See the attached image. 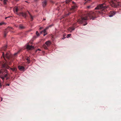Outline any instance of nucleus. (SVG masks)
<instances>
[{
    "label": "nucleus",
    "mask_w": 121,
    "mask_h": 121,
    "mask_svg": "<svg viewBox=\"0 0 121 121\" xmlns=\"http://www.w3.org/2000/svg\"><path fill=\"white\" fill-rule=\"evenodd\" d=\"M95 15V13H94L92 12H91L88 13L87 17H82L81 20H78V22L81 24H82L84 23H85V24L83 25V26H85L87 24L86 21L88 20V17H89L90 19L94 20L95 18H96L94 17Z\"/></svg>",
    "instance_id": "nucleus-1"
},
{
    "label": "nucleus",
    "mask_w": 121,
    "mask_h": 121,
    "mask_svg": "<svg viewBox=\"0 0 121 121\" xmlns=\"http://www.w3.org/2000/svg\"><path fill=\"white\" fill-rule=\"evenodd\" d=\"M108 6H106L105 3L99 4L96 7L95 9L102 10L103 11L104 10L107 8Z\"/></svg>",
    "instance_id": "nucleus-2"
},
{
    "label": "nucleus",
    "mask_w": 121,
    "mask_h": 121,
    "mask_svg": "<svg viewBox=\"0 0 121 121\" xmlns=\"http://www.w3.org/2000/svg\"><path fill=\"white\" fill-rule=\"evenodd\" d=\"M15 10L16 11L15 12V13L17 15L20 16H22L23 17L25 18H26L27 16L26 14L25 13L23 12L18 13L17 12L18 9L17 7L16 8Z\"/></svg>",
    "instance_id": "nucleus-3"
},
{
    "label": "nucleus",
    "mask_w": 121,
    "mask_h": 121,
    "mask_svg": "<svg viewBox=\"0 0 121 121\" xmlns=\"http://www.w3.org/2000/svg\"><path fill=\"white\" fill-rule=\"evenodd\" d=\"M2 56L4 59L5 57L8 59H9L11 57L10 54L8 52H7L5 55H4V52H3Z\"/></svg>",
    "instance_id": "nucleus-4"
},
{
    "label": "nucleus",
    "mask_w": 121,
    "mask_h": 121,
    "mask_svg": "<svg viewBox=\"0 0 121 121\" xmlns=\"http://www.w3.org/2000/svg\"><path fill=\"white\" fill-rule=\"evenodd\" d=\"M6 73V74H2V75H1L0 76V78H1L3 80V82H4V78H6L7 76H8L9 75L7 70V73Z\"/></svg>",
    "instance_id": "nucleus-5"
},
{
    "label": "nucleus",
    "mask_w": 121,
    "mask_h": 121,
    "mask_svg": "<svg viewBox=\"0 0 121 121\" xmlns=\"http://www.w3.org/2000/svg\"><path fill=\"white\" fill-rule=\"evenodd\" d=\"M26 49L28 50H31L33 49L34 48V47L32 45L30 46L29 45H27L26 47Z\"/></svg>",
    "instance_id": "nucleus-6"
},
{
    "label": "nucleus",
    "mask_w": 121,
    "mask_h": 121,
    "mask_svg": "<svg viewBox=\"0 0 121 121\" xmlns=\"http://www.w3.org/2000/svg\"><path fill=\"white\" fill-rule=\"evenodd\" d=\"M116 12L115 11H110L109 16V17H111L113 16L116 14Z\"/></svg>",
    "instance_id": "nucleus-7"
},
{
    "label": "nucleus",
    "mask_w": 121,
    "mask_h": 121,
    "mask_svg": "<svg viewBox=\"0 0 121 121\" xmlns=\"http://www.w3.org/2000/svg\"><path fill=\"white\" fill-rule=\"evenodd\" d=\"M7 72V70L5 69H1L0 70V74L2 73V74H5V73Z\"/></svg>",
    "instance_id": "nucleus-8"
},
{
    "label": "nucleus",
    "mask_w": 121,
    "mask_h": 121,
    "mask_svg": "<svg viewBox=\"0 0 121 121\" xmlns=\"http://www.w3.org/2000/svg\"><path fill=\"white\" fill-rule=\"evenodd\" d=\"M8 67H9L8 66L7 63H4L2 65V68H5L6 69H8Z\"/></svg>",
    "instance_id": "nucleus-9"
},
{
    "label": "nucleus",
    "mask_w": 121,
    "mask_h": 121,
    "mask_svg": "<svg viewBox=\"0 0 121 121\" xmlns=\"http://www.w3.org/2000/svg\"><path fill=\"white\" fill-rule=\"evenodd\" d=\"M77 6L76 5H73L72 7V8L71 9V11H73V12H74L75 9L77 8Z\"/></svg>",
    "instance_id": "nucleus-10"
},
{
    "label": "nucleus",
    "mask_w": 121,
    "mask_h": 121,
    "mask_svg": "<svg viewBox=\"0 0 121 121\" xmlns=\"http://www.w3.org/2000/svg\"><path fill=\"white\" fill-rule=\"evenodd\" d=\"M18 68L19 69L20 71H24L25 70V68L24 67L19 65L18 67Z\"/></svg>",
    "instance_id": "nucleus-11"
},
{
    "label": "nucleus",
    "mask_w": 121,
    "mask_h": 121,
    "mask_svg": "<svg viewBox=\"0 0 121 121\" xmlns=\"http://www.w3.org/2000/svg\"><path fill=\"white\" fill-rule=\"evenodd\" d=\"M45 44L48 47H49L51 44V42L49 40L47 41Z\"/></svg>",
    "instance_id": "nucleus-12"
},
{
    "label": "nucleus",
    "mask_w": 121,
    "mask_h": 121,
    "mask_svg": "<svg viewBox=\"0 0 121 121\" xmlns=\"http://www.w3.org/2000/svg\"><path fill=\"white\" fill-rule=\"evenodd\" d=\"M47 0H45L42 2V4L43 7H45L47 5Z\"/></svg>",
    "instance_id": "nucleus-13"
},
{
    "label": "nucleus",
    "mask_w": 121,
    "mask_h": 121,
    "mask_svg": "<svg viewBox=\"0 0 121 121\" xmlns=\"http://www.w3.org/2000/svg\"><path fill=\"white\" fill-rule=\"evenodd\" d=\"M75 29V28L74 27H69L68 29V30L70 31V32H72V31H70V30L72 31L73 30Z\"/></svg>",
    "instance_id": "nucleus-14"
},
{
    "label": "nucleus",
    "mask_w": 121,
    "mask_h": 121,
    "mask_svg": "<svg viewBox=\"0 0 121 121\" xmlns=\"http://www.w3.org/2000/svg\"><path fill=\"white\" fill-rule=\"evenodd\" d=\"M28 12L31 18V21H32L33 19V17L31 15L30 13L28 11Z\"/></svg>",
    "instance_id": "nucleus-15"
},
{
    "label": "nucleus",
    "mask_w": 121,
    "mask_h": 121,
    "mask_svg": "<svg viewBox=\"0 0 121 121\" xmlns=\"http://www.w3.org/2000/svg\"><path fill=\"white\" fill-rule=\"evenodd\" d=\"M19 27V28L21 29H23L25 28V27L23 26L22 25H20Z\"/></svg>",
    "instance_id": "nucleus-16"
},
{
    "label": "nucleus",
    "mask_w": 121,
    "mask_h": 121,
    "mask_svg": "<svg viewBox=\"0 0 121 121\" xmlns=\"http://www.w3.org/2000/svg\"><path fill=\"white\" fill-rule=\"evenodd\" d=\"M43 47L44 49H48V48L46 46V44H45L43 45Z\"/></svg>",
    "instance_id": "nucleus-17"
},
{
    "label": "nucleus",
    "mask_w": 121,
    "mask_h": 121,
    "mask_svg": "<svg viewBox=\"0 0 121 121\" xmlns=\"http://www.w3.org/2000/svg\"><path fill=\"white\" fill-rule=\"evenodd\" d=\"M46 30L45 29H44L42 31L40 32L41 33H42V32H43L44 33H47L46 32Z\"/></svg>",
    "instance_id": "nucleus-18"
},
{
    "label": "nucleus",
    "mask_w": 121,
    "mask_h": 121,
    "mask_svg": "<svg viewBox=\"0 0 121 121\" xmlns=\"http://www.w3.org/2000/svg\"><path fill=\"white\" fill-rule=\"evenodd\" d=\"M120 6V5L119 4H115L114 5L115 7H117Z\"/></svg>",
    "instance_id": "nucleus-19"
},
{
    "label": "nucleus",
    "mask_w": 121,
    "mask_h": 121,
    "mask_svg": "<svg viewBox=\"0 0 121 121\" xmlns=\"http://www.w3.org/2000/svg\"><path fill=\"white\" fill-rule=\"evenodd\" d=\"M7 0H4L3 1L4 4H6V2L7 1Z\"/></svg>",
    "instance_id": "nucleus-20"
},
{
    "label": "nucleus",
    "mask_w": 121,
    "mask_h": 121,
    "mask_svg": "<svg viewBox=\"0 0 121 121\" xmlns=\"http://www.w3.org/2000/svg\"><path fill=\"white\" fill-rule=\"evenodd\" d=\"M26 60H27V61L29 63L30 62V60L29 57H28L26 59Z\"/></svg>",
    "instance_id": "nucleus-21"
},
{
    "label": "nucleus",
    "mask_w": 121,
    "mask_h": 121,
    "mask_svg": "<svg viewBox=\"0 0 121 121\" xmlns=\"http://www.w3.org/2000/svg\"><path fill=\"white\" fill-rule=\"evenodd\" d=\"M10 69L13 71H15L16 70V69L15 68H10Z\"/></svg>",
    "instance_id": "nucleus-22"
},
{
    "label": "nucleus",
    "mask_w": 121,
    "mask_h": 121,
    "mask_svg": "<svg viewBox=\"0 0 121 121\" xmlns=\"http://www.w3.org/2000/svg\"><path fill=\"white\" fill-rule=\"evenodd\" d=\"M7 32L6 31H5L4 32V37H5L6 36V35H7Z\"/></svg>",
    "instance_id": "nucleus-23"
},
{
    "label": "nucleus",
    "mask_w": 121,
    "mask_h": 121,
    "mask_svg": "<svg viewBox=\"0 0 121 121\" xmlns=\"http://www.w3.org/2000/svg\"><path fill=\"white\" fill-rule=\"evenodd\" d=\"M52 26V25H50L49 26H48L47 27H46L45 29L46 30H47L48 29V28L49 27H50L51 26Z\"/></svg>",
    "instance_id": "nucleus-24"
},
{
    "label": "nucleus",
    "mask_w": 121,
    "mask_h": 121,
    "mask_svg": "<svg viewBox=\"0 0 121 121\" xmlns=\"http://www.w3.org/2000/svg\"><path fill=\"white\" fill-rule=\"evenodd\" d=\"M71 34H68L67 36V38H69V37H70L71 36Z\"/></svg>",
    "instance_id": "nucleus-25"
},
{
    "label": "nucleus",
    "mask_w": 121,
    "mask_h": 121,
    "mask_svg": "<svg viewBox=\"0 0 121 121\" xmlns=\"http://www.w3.org/2000/svg\"><path fill=\"white\" fill-rule=\"evenodd\" d=\"M36 34L38 36H39V33H38V31H37L36 32Z\"/></svg>",
    "instance_id": "nucleus-26"
},
{
    "label": "nucleus",
    "mask_w": 121,
    "mask_h": 121,
    "mask_svg": "<svg viewBox=\"0 0 121 121\" xmlns=\"http://www.w3.org/2000/svg\"><path fill=\"white\" fill-rule=\"evenodd\" d=\"M20 51V50L19 51L17 52L14 54V55H17Z\"/></svg>",
    "instance_id": "nucleus-27"
},
{
    "label": "nucleus",
    "mask_w": 121,
    "mask_h": 121,
    "mask_svg": "<svg viewBox=\"0 0 121 121\" xmlns=\"http://www.w3.org/2000/svg\"><path fill=\"white\" fill-rule=\"evenodd\" d=\"M2 87V85L1 84V83L0 82V88H1Z\"/></svg>",
    "instance_id": "nucleus-28"
},
{
    "label": "nucleus",
    "mask_w": 121,
    "mask_h": 121,
    "mask_svg": "<svg viewBox=\"0 0 121 121\" xmlns=\"http://www.w3.org/2000/svg\"><path fill=\"white\" fill-rule=\"evenodd\" d=\"M47 34V33H44L43 35L44 36H45Z\"/></svg>",
    "instance_id": "nucleus-29"
},
{
    "label": "nucleus",
    "mask_w": 121,
    "mask_h": 121,
    "mask_svg": "<svg viewBox=\"0 0 121 121\" xmlns=\"http://www.w3.org/2000/svg\"><path fill=\"white\" fill-rule=\"evenodd\" d=\"M4 23H0V25H1L3 24Z\"/></svg>",
    "instance_id": "nucleus-30"
},
{
    "label": "nucleus",
    "mask_w": 121,
    "mask_h": 121,
    "mask_svg": "<svg viewBox=\"0 0 121 121\" xmlns=\"http://www.w3.org/2000/svg\"><path fill=\"white\" fill-rule=\"evenodd\" d=\"M68 13L67 14H66V15H67V16H68V15H69L70 14V13Z\"/></svg>",
    "instance_id": "nucleus-31"
},
{
    "label": "nucleus",
    "mask_w": 121,
    "mask_h": 121,
    "mask_svg": "<svg viewBox=\"0 0 121 121\" xmlns=\"http://www.w3.org/2000/svg\"><path fill=\"white\" fill-rule=\"evenodd\" d=\"M10 17H9V16L7 17H6L5 18V19H6L8 18H9Z\"/></svg>",
    "instance_id": "nucleus-32"
},
{
    "label": "nucleus",
    "mask_w": 121,
    "mask_h": 121,
    "mask_svg": "<svg viewBox=\"0 0 121 121\" xmlns=\"http://www.w3.org/2000/svg\"><path fill=\"white\" fill-rule=\"evenodd\" d=\"M43 28V27H40L39 28V30H41Z\"/></svg>",
    "instance_id": "nucleus-33"
},
{
    "label": "nucleus",
    "mask_w": 121,
    "mask_h": 121,
    "mask_svg": "<svg viewBox=\"0 0 121 121\" xmlns=\"http://www.w3.org/2000/svg\"><path fill=\"white\" fill-rule=\"evenodd\" d=\"M6 80H8L9 79V78L7 77H6Z\"/></svg>",
    "instance_id": "nucleus-34"
},
{
    "label": "nucleus",
    "mask_w": 121,
    "mask_h": 121,
    "mask_svg": "<svg viewBox=\"0 0 121 121\" xmlns=\"http://www.w3.org/2000/svg\"><path fill=\"white\" fill-rule=\"evenodd\" d=\"M6 85L7 86H9V84H6Z\"/></svg>",
    "instance_id": "nucleus-35"
},
{
    "label": "nucleus",
    "mask_w": 121,
    "mask_h": 121,
    "mask_svg": "<svg viewBox=\"0 0 121 121\" xmlns=\"http://www.w3.org/2000/svg\"><path fill=\"white\" fill-rule=\"evenodd\" d=\"M46 20V19L45 18L43 19V21H44Z\"/></svg>",
    "instance_id": "nucleus-36"
},
{
    "label": "nucleus",
    "mask_w": 121,
    "mask_h": 121,
    "mask_svg": "<svg viewBox=\"0 0 121 121\" xmlns=\"http://www.w3.org/2000/svg\"><path fill=\"white\" fill-rule=\"evenodd\" d=\"M7 45H6L5 47V48H7Z\"/></svg>",
    "instance_id": "nucleus-37"
},
{
    "label": "nucleus",
    "mask_w": 121,
    "mask_h": 121,
    "mask_svg": "<svg viewBox=\"0 0 121 121\" xmlns=\"http://www.w3.org/2000/svg\"><path fill=\"white\" fill-rule=\"evenodd\" d=\"M8 28H7V29H6V30H8Z\"/></svg>",
    "instance_id": "nucleus-38"
},
{
    "label": "nucleus",
    "mask_w": 121,
    "mask_h": 121,
    "mask_svg": "<svg viewBox=\"0 0 121 121\" xmlns=\"http://www.w3.org/2000/svg\"><path fill=\"white\" fill-rule=\"evenodd\" d=\"M65 38H62V39H64Z\"/></svg>",
    "instance_id": "nucleus-39"
},
{
    "label": "nucleus",
    "mask_w": 121,
    "mask_h": 121,
    "mask_svg": "<svg viewBox=\"0 0 121 121\" xmlns=\"http://www.w3.org/2000/svg\"><path fill=\"white\" fill-rule=\"evenodd\" d=\"M65 38H62V39H64Z\"/></svg>",
    "instance_id": "nucleus-40"
},
{
    "label": "nucleus",
    "mask_w": 121,
    "mask_h": 121,
    "mask_svg": "<svg viewBox=\"0 0 121 121\" xmlns=\"http://www.w3.org/2000/svg\"><path fill=\"white\" fill-rule=\"evenodd\" d=\"M38 50H39V51H40V50L39 49H38Z\"/></svg>",
    "instance_id": "nucleus-41"
},
{
    "label": "nucleus",
    "mask_w": 121,
    "mask_h": 121,
    "mask_svg": "<svg viewBox=\"0 0 121 121\" xmlns=\"http://www.w3.org/2000/svg\"><path fill=\"white\" fill-rule=\"evenodd\" d=\"M73 2L74 4H75V3L74 2H73Z\"/></svg>",
    "instance_id": "nucleus-42"
},
{
    "label": "nucleus",
    "mask_w": 121,
    "mask_h": 121,
    "mask_svg": "<svg viewBox=\"0 0 121 121\" xmlns=\"http://www.w3.org/2000/svg\"><path fill=\"white\" fill-rule=\"evenodd\" d=\"M90 7V6H88V8H89V7Z\"/></svg>",
    "instance_id": "nucleus-43"
},
{
    "label": "nucleus",
    "mask_w": 121,
    "mask_h": 121,
    "mask_svg": "<svg viewBox=\"0 0 121 121\" xmlns=\"http://www.w3.org/2000/svg\"><path fill=\"white\" fill-rule=\"evenodd\" d=\"M9 64H11L10 62Z\"/></svg>",
    "instance_id": "nucleus-44"
},
{
    "label": "nucleus",
    "mask_w": 121,
    "mask_h": 121,
    "mask_svg": "<svg viewBox=\"0 0 121 121\" xmlns=\"http://www.w3.org/2000/svg\"><path fill=\"white\" fill-rule=\"evenodd\" d=\"M2 99H3L1 98V101H2Z\"/></svg>",
    "instance_id": "nucleus-45"
},
{
    "label": "nucleus",
    "mask_w": 121,
    "mask_h": 121,
    "mask_svg": "<svg viewBox=\"0 0 121 121\" xmlns=\"http://www.w3.org/2000/svg\"><path fill=\"white\" fill-rule=\"evenodd\" d=\"M25 2H27V1H25Z\"/></svg>",
    "instance_id": "nucleus-46"
},
{
    "label": "nucleus",
    "mask_w": 121,
    "mask_h": 121,
    "mask_svg": "<svg viewBox=\"0 0 121 121\" xmlns=\"http://www.w3.org/2000/svg\"><path fill=\"white\" fill-rule=\"evenodd\" d=\"M35 38H36V36H35Z\"/></svg>",
    "instance_id": "nucleus-47"
},
{
    "label": "nucleus",
    "mask_w": 121,
    "mask_h": 121,
    "mask_svg": "<svg viewBox=\"0 0 121 121\" xmlns=\"http://www.w3.org/2000/svg\"><path fill=\"white\" fill-rule=\"evenodd\" d=\"M99 13H100V12H99Z\"/></svg>",
    "instance_id": "nucleus-48"
}]
</instances>
